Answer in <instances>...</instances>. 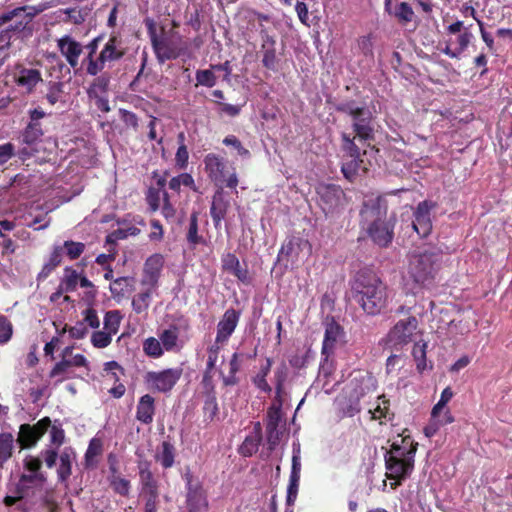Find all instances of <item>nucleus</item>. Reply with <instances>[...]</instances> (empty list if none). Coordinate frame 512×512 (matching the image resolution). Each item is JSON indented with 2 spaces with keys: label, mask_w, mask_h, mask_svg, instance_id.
<instances>
[{
  "label": "nucleus",
  "mask_w": 512,
  "mask_h": 512,
  "mask_svg": "<svg viewBox=\"0 0 512 512\" xmlns=\"http://www.w3.org/2000/svg\"><path fill=\"white\" fill-rule=\"evenodd\" d=\"M125 54L121 41L116 36H111L100 52L101 60L106 62L121 59Z\"/></svg>",
  "instance_id": "obj_25"
},
{
  "label": "nucleus",
  "mask_w": 512,
  "mask_h": 512,
  "mask_svg": "<svg viewBox=\"0 0 512 512\" xmlns=\"http://www.w3.org/2000/svg\"><path fill=\"white\" fill-rule=\"evenodd\" d=\"M80 274L71 267L64 269V274L61 279V290L66 292H73L76 290L79 283Z\"/></svg>",
  "instance_id": "obj_34"
},
{
  "label": "nucleus",
  "mask_w": 512,
  "mask_h": 512,
  "mask_svg": "<svg viewBox=\"0 0 512 512\" xmlns=\"http://www.w3.org/2000/svg\"><path fill=\"white\" fill-rule=\"evenodd\" d=\"M418 443L409 436L401 439V442H393L389 451L384 455L386 477L394 480L390 483L392 489H396L402 481L407 479L413 469Z\"/></svg>",
  "instance_id": "obj_1"
},
{
  "label": "nucleus",
  "mask_w": 512,
  "mask_h": 512,
  "mask_svg": "<svg viewBox=\"0 0 512 512\" xmlns=\"http://www.w3.org/2000/svg\"><path fill=\"white\" fill-rule=\"evenodd\" d=\"M63 248L69 259L74 260L80 257V255L84 252L85 244L82 242L65 241Z\"/></svg>",
  "instance_id": "obj_50"
},
{
  "label": "nucleus",
  "mask_w": 512,
  "mask_h": 512,
  "mask_svg": "<svg viewBox=\"0 0 512 512\" xmlns=\"http://www.w3.org/2000/svg\"><path fill=\"white\" fill-rule=\"evenodd\" d=\"M140 482L142 485V494L156 493L158 487L148 468H140Z\"/></svg>",
  "instance_id": "obj_38"
},
{
  "label": "nucleus",
  "mask_w": 512,
  "mask_h": 512,
  "mask_svg": "<svg viewBox=\"0 0 512 512\" xmlns=\"http://www.w3.org/2000/svg\"><path fill=\"white\" fill-rule=\"evenodd\" d=\"M46 482L44 473L26 472L21 475L20 483L25 486L28 484L43 485Z\"/></svg>",
  "instance_id": "obj_59"
},
{
  "label": "nucleus",
  "mask_w": 512,
  "mask_h": 512,
  "mask_svg": "<svg viewBox=\"0 0 512 512\" xmlns=\"http://www.w3.org/2000/svg\"><path fill=\"white\" fill-rule=\"evenodd\" d=\"M187 240L194 246L202 242V237L198 235V217L196 213L190 216Z\"/></svg>",
  "instance_id": "obj_47"
},
{
  "label": "nucleus",
  "mask_w": 512,
  "mask_h": 512,
  "mask_svg": "<svg viewBox=\"0 0 512 512\" xmlns=\"http://www.w3.org/2000/svg\"><path fill=\"white\" fill-rule=\"evenodd\" d=\"M337 109L339 111H342V112H345V113L351 115L354 118V120H356L360 116L365 115V113H366L364 108L356 106L354 102L343 103V104L339 105Z\"/></svg>",
  "instance_id": "obj_62"
},
{
  "label": "nucleus",
  "mask_w": 512,
  "mask_h": 512,
  "mask_svg": "<svg viewBox=\"0 0 512 512\" xmlns=\"http://www.w3.org/2000/svg\"><path fill=\"white\" fill-rule=\"evenodd\" d=\"M228 204L224 201L222 193L218 192L214 195L210 208L211 217L215 225L220 224L226 215Z\"/></svg>",
  "instance_id": "obj_30"
},
{
  "label": "nucleus",
  "mask_w": 512,
  "mask_h": 512,
  "mask_svg": "<svg viewBox=\"0 0 512 512\" xmlns=\"http://www.w3.org/2000/svg\"><path fill=\"white\" fill-rule=\"evenodd\" d=\"M374 388V379L371 376L367 375L362 377L359 388L355 387L354 395H351V397L354 399L351 400L350 403H346L343 401L340 402L343 415L346 417H353L354 415L359 413L361 410L359 405L360 397L364 396L367 392Z\"/></svg>",
  "instance_id": "obj_16"
},
{
  "label": "nucleus",
  "mask_w": 512,
  "mask_h": 512,
  "mask_svg": "<svg viewBox=\"0 0 512 512\" xmlns=\"http://www.w3.org/2000/svg\"><path fill=\"white\" fill-rule=\"evenodd\" d=\"M255 428V433L248 435L239 448L243 456H251L258 451L261 442L260 423H257Z\"/></svg>",
  "instance_id": "obj_28"
},
{
  "label": "nucleus",
  "mask_w": 512,
  "mask_h": 512,
  "mask_svg": "<svg viewBox=\"0 0 512 512\" xmlns=\"http://www.w3.org/2000/svg\"><path fill=\"white\" fill-rule=\"evenodd\" d=\"M163 265L164 257L161 254L156 253L148 257L144 264L142 284L150 288L156 287Z\"/></svg>",
  "instance_id": "obj_20"
},
{
  "label": "nucleus",
  "mask_w": 512,
  "mask_h": 512,
  "mask_svg": "<svg viewBox=\"0 0 512 512\" xmlns=\"http://www.w3.org/2000/svg\"><path fill=\"white\" fill-rule=\"evenodd\" d=\"M163 192L160 189L150 188L147 193V202L152 211H156L160 208L161 199H163Z\"/></svg>",
  "instance_id": "obj_61"
},
{
  "label": "nucleus",
  "mask_w": 512,
  "mask_h": 512,
  "mask_svg": "<svg viewBox=\"0 0 512 512\" xmlns=\"http://www.w3.org/2000/svg\"><path fill=\"white\" fill-rule=\"evenodd\" d=\"M122 316L118 310H111L105 314L104 317V331L111 335L118 332Z\"/></svg>",
  "instance_id": "obj_37"
},
{
  "label": "nucleus",
  "mask_w": 512,
  "mask_h": 512,
  "mask_svg": "<svg viewBox=\"0 0 512 512\" xmlns=\"http://www.w3.org/2000/svg\"><path fill=\"white\" fill-rule=\"evenodd\" d=\"M453 395H454L453 391L450 387H446L442 391L439 401L432 408V415L434 417H436L438 414H440L444 410L447 403L452 399Z\"/></svg>",
  "instance_id": "obj_54"
},
{
  "label": "nucleus",
  "mask_w": 512,
  "mask_h": 512,
  "mask_svg": "<svg viewBox=\"0 0 512 512\" xmlns=\"http://www.w3.org/2000/svg\"><path fill=\"white\" fill-rule=\"evenodd\" d=\"M355 299L369 315L381 313L388 304L387 286L377 277H359L355 283Z\"/></svg>",
  "instance_id": "obj_2"
},
{
  "label": "nucleus",
  "mask_w": 512,
  "mask_h": 512,
  "mask_svg": "<svg viewBox=\"0 0 512 512\" xmlns=\"http://www.w3.org/2000/svg\"><path fill=\"white\" fill-rule=\"evenodd\" d=\"M59 459L60 464L57 469L58 478L60 481H65L72 474V463L75 460L74 450L70 447L64 448L59 456Z\"/></svg>",
  "instance_id": "obj_26"
},
{
  "label": "nucleus",
  "mask_w": 512,
  "mask_h": 512,
  "mask_svg": "<svg viewBox=\"0 0 512 512\" xmlns=\"http://www.w3.org/2000/svg\"><path fill=\"white\" fill-rule=\"evenodd\" d=\"M446 31L450 36H457L445 40V47L441 51L450 58L459 59L470 45L473 34L469 31V28L464 27L463 21L460 20L450 24Z\"/></svg>",
  "instance_id": "obj_5"
},
{
  "label": "nucleus",
  "mask_w": 512,
  "mask_h": 512,
  "mask_svg": "<svg viewBox=\"0 0 512 512\" xmlns=\"http://www.w3.org/2000/svg\"><path fill=\"white\" fill-rule=\"evenodd\" d=\"M151 298H152V293H151L150 289H148L145 292H141V293L137 294L132 299L133 310L137 314H141V313L145 312L150 306Z\"/></svg>",
  "instance_id": "obj_40"
},
{
  "label": "nucleus",
  "mask_w": 512,
  "mask_h": 512,
  "mask_svg": "<svg viewBox=\"0 0 512 512\" xmlns=\"http://www.w3.org/2000/svg\"><path fill=\"white\" fill-rule=\"evenodd\" d=\"M405 360L402 356L391 355L386 361V373L389 375L397 374L404 366Z\"/></svg>",
  "instance_id": "obj_58"
},
{
  "label": "nucleus",
  "mask_w": 512,
  "mask_h": 512,
  "mask_svg": "<svg viewBox=\"0 0 512 512\" xmlns=\"http://www.w3.org/2000/svg\"><path fill=\"white\" fill-rule=\"evenodd\" d=\"M223 144L226 146H232L240 156L248 157L249 151L243 147L241 142L234 135H229L223 139Z\"/></svg>",
  "instance_id": "obj_64"
},
{
  "label": "nucleus",
  "mask_w": 512,
  "mask_h": 512,
  "mask_svg": "<svg viewBox=\"0 0 512 512\" xmlns=\"http://www.w3.org/2000/svg\"><path fill=\"white\" fill-rule=\"evenodd\" d=\"M108 84H109V77H107V76L102 75V76L95 78L88 89V95L90 97L98 98L100 93L106 92Z\"/></svg>",
  "instance_id": "obj_43"
},
{
  "label": "nucleus",
  "mask_w": 512,
  "mask_h": 512,
  "mask_svg": "<svg viewBox=\"0 0 512 512\" xmlns=\"http://www.w3.org/2000/svg\"><path fill=\"white\" fill-rule=\"evenodd\" d=\"M44 9V7L37 8L34 6H21L14 8L0 14V25H4L14 20V23L11 24L9 28L12 29L13 32H22L27 28L28 24L31 23L33 18Z\"/></svg>",
  "instance_id": "obj_7"
},
{
  "label": "nucleus",
  "mask_w": 512,
  "mask_h": 512,
  "mask_svg": "<svg viewBox=\"0 0 512 512\" xmlns=\"http://www.w3.org/2000/svg\"><path fill=\"white\" fill-rule=\"evenodd\" d=\"M182 185L186 187L194 186V180L190 174L182 173L169 181V188L176 192L180 191Z\"/></svg>",
  "instance_id": "obj_49"
},
{
  "label": "nucleus",
  "mask_w": 512,
  "mask_h": 512,
  "mask_svg": "<svg viewBox=\"0 0 512 512\" xmlns=\"http://www.w3.org/2000/svg\"><path fill=\"white\" fill-rule=\"evenodd\" d=\"M102 451V443L98 439H92L89 443L87 451L85 453V461L87 466H92L95 464V459L97 456L101 454Z\"/></svg>",
  "instance_id": "obj_45"
},
{
  "label": "nucleus",
  "mask_w": 512,
  "mask_h": 512,
  "mask_svg": "<svg viewBox=\"0 0 512 512\" xmlns=\"http://www.w3.org/2000/svg\"><path fill=\"white\" fill-rule=\"evenodd\" d=\"M240 319V312L235 309H228L217 324L216 343L223 344L228 341L235 331Z\"/></svg>",
  "instance_id": "obj_17"
},
{
  "label": "nucleus",
  "mask_w": 512,
  "mask_h": 512,
  "mask_svg": "<svg viewBox=\"0 0 512 512\" xmlns=\"http://www.w3.org/2000/svg\"><path fill=\"white\" fill-rule=\"evenodd\" d=\"M13 335V326L9 319L0 313V345L10 341Z\"/></svg>",
  "instance_id": "obj_46"
},
{
  "label": "nucleus",
  "mask_w": 512,
  "mask_h": 512,
  "mask_svg": "<svg viewBox=\"0 0 512 512\" xmlns=\"http://www.w3.org/2000/svg\"><path fill=\"white\" fill-rule=\"evenodd\" d=\"M110 483H111L113 490L116 493L123 495V496L128 495L129 490H130V482L127 479L114 474L111 477Z\"/></svg>",
  "instance_id": "obj_53"
},
{
  "label": "nucleus",
  "mask_w": 512,
  "mask_h": 512,
  "mask_svg": "<svg viewBox=\"0 0 512 512\" xmlns=\"http://www.w3.org/2000/svg\"><path fill=\"white\" fill-rule=\"evenodd\" d=\"M196 86L201 85L211 88L216 85L217 77L213 69L197 70L195 74Z\"/></svg>",
  "instance_id": "obj_42"
},
{
  "label": "nucleus",
  "mask_w": 512,
  "mask_h": 512,
  "mask_svg": "<svg viewBox=\"0 0 512 512\" xmlns=\"http://www.w3.org/2000/svg\"><path fill=\"white\" fill-rule=\"evenodd\" d=\"M282 420L281 409L279 406H271L267 412V424L266 427H279Z\"/></svg>",
  "instance_id": "obj_63"
},
{
  "label": "nucleus",
  "mask_w": 512,
  "mask_h": 512,
  "mask_svg": "<svg viewBox=\"0 0 512 512\" xmlns=\"http://www.w3.org/2000/svg\"><path fill=\"white\" fill-rule=\"evenodd\" d=\"M187 485L186 503L188 512H207L208 501L202 487L199 483H193L191 480L188 481Z\"/></svg>",
  "instance_id": "obj_19"
},
{
  "label": "nucleus",
  "mask_w": 512,
  "mask_h": 512,
  "mask_svg": "<svg viewBox=\"0 0 512 512\" xmlns=\"http://www.w3.org/2000/svg\"><path fill=\"white\" fill-rule=\"evenodd\" d=\"M219 343H216L208 348V358L206 364L205 378L211 373V371L215 368L216 363L218 361V354L220 352Z\"/></svg>",
  "instance_id": "obj_55"
},
{
  "label": "nucleus",
  "mask_w": 512,
  "mask_h": 512,
  "mask_svg": "<svg viewBox=\"0 0 512 512\" xmlns=\"http://www.w3.org/2000/svg\"><path fill=\"white\" fill-rule=\"evenodd\" d=\"M191 325L188 318L179 316L164 329L159 339L165 351L179 352L190 339Z\"/></svg>",
  "instance_id": "obj_4"
},
{
  "label": "nucleus",
  "mask_w": 512,
  "mask_h": 512,
  "mask_svg": "<svg viewBox=\"0 0 512 512\" xmlns=\"http://www.w3.org/2000/svg\"><path fill=\"white\" fill-rule=\"evenodd\" d=\"M129 285V278L119 277L110 284V291L114 297L123 296Z\"/></svg>",
  "instance_id": "obj_57"
},
{
  "label": "nucleus",
  "mask_w": 512,
  "mask_h": 512,
  "mask_svg": "<svg viewBox=\"0 0 512 512\" xmlns=\"http://www.w3.org/2000/svg\"><path fill=\"white\" fill-rule=\"evenodd\" d=\"M312 251V246L308 240L300 237H290L281 246L278 253V261L286 260L292 265H296L306 260Z\"/></svg>",
  "instance_id": "obj_6"
},
{
  "label": "nucleus",
  "mask_w": 512,
  "mask_h": 512,
  "mask_svg": "<svg viewBox=\"0 0 512 512\" xmlns=\"http://www.w3.org/2000/svg\"><path fill=\"white\" fill-rule=\"evenodd\" d=\"M73 346L65 347L61 352V360L57 362L52 370L50 371L51 378H61L64 379L67 377L74 368L80 367H88V360L83 354H74Z\"/></svg>",
  "instance_id": "obj_8"
},
{
  "label": "nucleus",
  "mask_w": 512,
  "mask_h": 512,
  "mask_svg": "<svg viewBox=\"0 0 512 512\" xmlns=\"http://www.w3.org/2000/svg\"><path fill=\"white\" fill-rule=\"evenodd\" d=\"M395 17L402 23H408L413 20L414 11L412 7L407 2H401L395 12Z\"/></svg>",
  "instance_id": "obj_51"
},
{
  "label": "nucleus",
  "mask_w": 512,
  "mask_h": 512,
  "mask_svg": "<svg viewBox=\"0 0 512 512\" xmlns=\"http://www.w3.org/2000/svg\"><path fill=\"white\" fill-rule=\"evenodd\" d=\"M42 136V130L38 123H29L23 133V142L31 145Z\"/></svg>",
  "instance_id": "obj_48"
},
{
  "label": "nucleus",
  "mask_w": 512,
  "mask_h": 512,
  "mask_svg": "<svg viewBox=\"0 0 512 512\" xmlns=\"http://www.w3.org/2000/svg\"><path fill=\"white\" fill-rule=\"evenodd\" d=\"M442 254L432 248L413 252L409 258L408 274L413 281L422 286L430 287L440 270Z\"/></svg>",
  "instance_id": "obj_3"
},
{
  "label": "nucleus",
  "mask_w": 512,
  "mask_h": 512,
  "mask_svg": "<svg viewBox=\"0 0 512 512\" xmlns=\"http://www.w3.org/2000/svg\"><path fill=\"white\" fill-rule=\"evenodd\" d=\"M152 45L156 57L160 63H164L167 60L176 59L181 53L179 44L172 39H158L154 37L152 39Z\"/></svg>",
  "instance_id": "obj_18"
},
{
  "label": "nucleus",
  "mask_w": 512,
  "mask_h": 512,
  "mask_svg": "<svg viewBox=\"0 0 512 512\" xmlns=\"http://www.w3.org/2000/svg\"><path fill=\"white\" fill-rule=\"evenodd\" d=\"M436 207L432 201L420 202L414 212L413 228L421 237H427L432 230L431 211Z\"/></svg>",
  "instance_id": "obj_13"
},
{
  "label": "nucleus",
  "mask_w": 512,
  "mask_h": 512,
  "mask_svg": "<svg viewBox=\"0 0 512 512\" xmlns=\"http://www.w3.org/2000/svg\"><path fill=\"white\" fill-rule=\"evenodd\" d=\"M65 251L63 245H54L48 261L43 266L40 275L47 276L50 274L62 261Z\"/></svg>",
  "instance_id": "obj_32"
},
{
  "label": "nucleus",
  "mask_w": 512,
  "mask_h": 512,
  "mask_svg": "<svg viewBox=\"0 0 512 512\" xmlns=\"http://www.w3.org/2000/svg\"><path fill=\"white\" fill-rule=\"evenodd\" d=\"M144 352L151 357L158 358L163 355V345L160 339L149 337L144 341L143 344Z\"/></svg>",
  "instance_id": "obj_41"
},
{
  "label": "nucleus",
  "mask_w": 512,
  "mask_h": 512,
  "mask_svg": "<svg viewBox=\"0 0 512 512\" xmlns=\"http://www.w3.org/2000/svg\"><path fill=\"white\" fill-rule=\"evenodd\" d=\"M112 341V335L106 331H96L91 336V343L96 348H105Z\"/></svg>",
  "instance_id": "obj_56"
},
{
  "label": "nucleus",
  "mask_w": 512,
  "mask_h": 512,
  "mask_svg": "<svg viewBox=\"0 0 512 512\" xmlns=\"http://www.w3.org/2000/svg\"><path fill=\"white\" fill-rule=\"evenodd\" d=\"M50 447L59 448L64 442V430L62 429L60 424H51L48 428Z\"/></svg>",
  "instance_id": "obj_44"
},
{
  "label": "nucleus",
  "mask_w": 512,
  "mask_h": 512,
  "mask_svg": "<svg viewBox=\"0 0 512 512\" xmlns=\"http://www.w3.org/2000/svg\"><path fill=\"white\" fill-rule=\"evenodd\" d=\"M14 438L10 433L0 434V468L12 456Z\"/></svg>",
  "instance_id": "obj_35"
},
{
  "label": "nucleus",
  "mask_w": 512,
  "mask_h": 512,
  "mask_svg": "<svg viewBox=\"0 0 512 512\" xmlns=\"http://www.w3.org/2000/svg\"><path fill=\"white\" fill-rule=\"evenodd\" d=\"M379 401L377 406L374 409H370L369 412L372 415L373 419H390L389 416V407H388V401L386 399L378 398Z\"/></svg>",
  "instance_id": "obj_60"
},
{
  "label": "nucleus",
  "mask_w": 512,
  "mask_h": 512,
  "mask_svg": "<svg viewBox=\"0 0 512 512\" xmlns=\"http://www.w3.org/2000/svg\"><path fill=\"white\" fill-rule=\"evenodd\" d=\"M42 81L41 73L36 69H22L17 77V84L31 92Z\"/></svg>",
  "instance_id": "obj_27"
},
{
  "label": "nucleus",
  "mask_w": 512,
  "mask_h": 512,
  "mask_svg": "<svg viewBox=\"0 0 512 512\" xmlns=\"http://www.w3.org/2000/svg\"><path fill=\"white\" fill-rule=\"evenodd\" d=\"M394 224L390 221H380L367 226V231L371 239L379 246L385 247L391 243L393 238Z\"/></svg>",
  "instance_id": "obj_21"
},
{
  "label": "nucleus",
  "mask_w": 512,
  "mask_h": 512,
  "mask_svg": "<svg viewBox=\"0 0 512 512\" xmlns=\"http://www.w3.org/2000/svg\"><path fill=\"white\" fill-rule=\"evenodd\" d=\"M369 119L370 113L366 112L365 115L354 120V132L360 140L366 141L373 138V129L369 125Z\"/></svg>",
  "instance_id": "obj_29"
},
{
  "label": "nucleus",
  "mask_w": 512,
  "mask_h": 512,
  "mask_svg": "<svg viewBox=\"0 0 512 512\" xmlns=\"http://www.w3.org/2000/svg\"><path fill=\"white\" fill-rule=\"evenodd\" d=\"M50 427V419L44 417L35 425L22 424L20 426L18 441L24 448L34 446Z\"/></svg>",
  "instance_id": "obj_12"
},
{
  "label": "nucleus",
  "mask_w": 512,
  "mask_h": 512,
  "mask_svg": "<svg viewBox=\"0 0 512 512\" xmlns=\"http://www.w3.org/2000/svg\"><path fill=\"white\" fill-rule=\"evenodd\" d=\"M301 452H300V444L293 443V451H292V466L290 478H300L301 473Z\"/></svg>",
  "instance_id": "obj_52"
},
{
  "label": "nucleus",
  "mask_w": 512,
  "mask_h": 512,
  "mask_svg": "<svg viewBox=\"0 0 512 512\" xmlns=\"http://www.w3.org/2000/svg\"><path fill=\"white\" fill-rule=\"evenodd\" d=\"M155 414V400L149 395H143L137 404L136 419L143 424H151Z\"/></svg>",
  "instance_id": "obj_23"
},
{
  "label": "nucleus",
  "mask_w": 512,
  "mask_h": 512,
  "mask_svg": "<svg viewBox=\"0 0 512 512\" xmlns=\"http://www.w3.org/2000/svg\"><path fill=\"white\" fill-rule=\"evenodd\" d=\"M56 42L60 54L65 58L69 66L75 69L83 53V45L70 35H64L58 38Z\"/></svg>",
  "instance_id": "obj_14"
},
{
  "label": "nucleus",
  "mask_w": 512,
  "mask_h": 512,
  "mask_svg": "<svg viewBox=\"0 0 512 512\" xmlns=\"http://www.w3.org/2000/svg\"><path fill=\"white\" fill-rule=\"evenodd\" d=\"M342 336V329L339 324L332 321L327 323L323 340L322 354L329 356L333 353L337 342Z\"/></svg>",
  "instance_id": "obj_24"
},
{
  "label": "nucleus",
  "mask_w": 512,
  "mask_h": 512,
  "mask_svg": "<svg viewBox=\"0 0 512 512\" xmlns=\"http://www.w3.org/2000/svg\"><path fill=\"white\" fill-rule=\"evenodd\" d=\"M175 449L174 446L164 441L160 450L156 453V461L159 462L164 468H170L174 464Z\"/></svg>",
  "instance_id": "obj_31"
},
{
  "label": "nucleus",
  "mask_w": 512,
  "mask_h": 512,
  "mask_svg": "<svg viewBox=\"0 0 512 512\" xmlns=\"http://www.w3.org/2000/svg\"><path fill=\"white\" fill-rule=\"evenodd\" d=\"M205 171L209 178L217 185H221L225 180V162L214 153H209L204 158Z\"/></svg>",
  "instance_id": "obj_22"
},
{
  "label": "nucleus",
  "mask_w": 512,
  "mask_h": 512,
  "mask_svg": "<svg viewBox=\"0 0 512 512\" xmlns=\"http://www.w3.org/2000/svg\"><path fill=\"white\" fill-rule=\"evenodd\" d=\"M242 355L234 353L229 361V374L223 377L226 386L235 385L237 383L236 374L240 370L242 363Z\"/></svg>",
  "instance_id": "obj_36"
},
{
  "label": "nucleus",
  "mask_w": 512,
  "mask_h": 512,
  "mask_svg": "<svg viewBox=\"0 0 512 512\" xmlns=\"http://www.w3.org/2000/svg\"><path fill=\"white\" fill-rule=\"evenodd\" d=\"M182 375V369L169 368L159 372H148L145 376L146 383L159 392L170 391Z\"/></svg>",
  "instance_id": "obj_10"
},
{
  "label": "nucleus",
  "mask_w": 512,
  "mask_h": 512,
  "mask_svg": "<svg viewBox=\"0 0 512 512\" xmlns=\"http://www.w3.org/2000/svg\"><path fill=\"white\" fill-rule=\"evenodd\" d=\"M319 203L324 211L328 214L344 204L345 195L343 190L334 184H320L317 187Z\"/></svg>",
  "instance_id": "obj_11"
},
{
  "label": "nucleus",
  "mask_w": 512,
  "mask_h": 512,
  "mask_svg": "<svg viewBox=\"0 0 512 512\" xmlns=\"http://www.w3.org/2000/svg\"><path fill=\"white\" fill-rule=\"evenodd\" d=\"M362 160L360 157H346L342 163L341 171L349 181H354L358 175Z\"/></svg>",
  "instance_id": "obj_33"
},
{
  "label": "nucleus",
  "mask_w": 512,
  "mask_h": 512,
  "mask_svg": "<svg viewBox=\"0 0 512 512\" xmlns=\"http://www.w3.org/2000/svg\"><path fill=\"white\" fill-rule=\"evenodd\" d=\"M387 202L382 196L367 197L361 210L363 224L367 227L376 222L386 220Z\"/></svg>",
  "instance_id": "obj_9"
},
{
  "label": "nucleus",
  "mask_w": 512,
  "mask_h": 512,
  "mask_svg": "<svg viewBox=\"0 0 512 512\" xmlns=\"http://www.w3.org/2000/svg\"><path fill=\"white\" fill-rule=\"evenodd\" d=\"M418 321L414 316L399 320L389 332V339L395 345L407 344L412 340Z\"/></svg>",
  "instance_id": "obj_15"
},
{
  "label": "nucleus",
  "mask_w": 512,
  "mask_h": 512,
  "mask_svg": "<svg viewBox=\"0 0 512 512\" xmlns=\"http://www.w3.org/2000/svg\"><path fill=\"white\" fill-rule=\"evenodd\" d=\"M272 366L271 359L267 358L265 365H263L259 371V373L254 377L253 382L257 388L264 392H270L271 387L266 381V377L270 372Z\"/></svg>",
  "instance_id": "obj_39"
}]
</instances>
